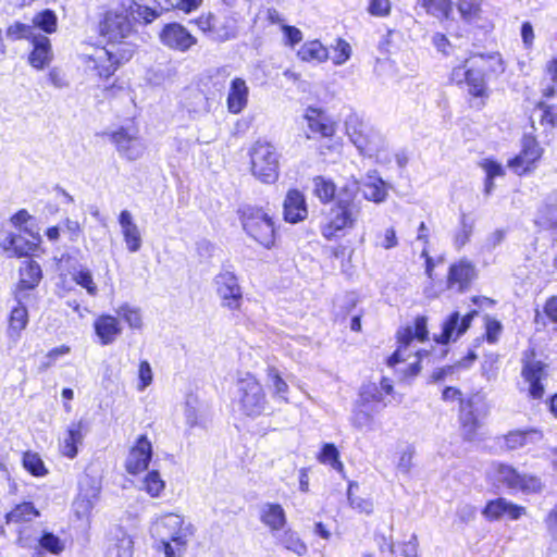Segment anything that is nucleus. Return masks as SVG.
<instances>
[{
	"instance_id": "nucleus-40",
	"label": "nucleus",
	"mask_w": 557,
	"mask_h": 557,
	"mask_svg": "<svg viewBox=\"0 0 557 557\" xmlns=\"http://www.w3.org/2000/svg\"><path fill=\"white\" fill-rule=\"evenodd\" d=\"M418 3L426 13L438 18H448L451 12V0H419Z\"/></svg>"
},
{
	"instance_id": "nucleus-31",
	"label": "nucleus",
	"mask_w": 557,
	"mask_h": 557,
	"mask_svg": "<svg viewBox=\"0 0 557 557\" xmlns=\"http://www.w3.org/2000/svg\"><path fill=\"white\" fill-rule=\"evenodd\" d=\"M90 61L94 63V69L97 71L100 77H110L117 67V61L113 52L106 48H99L95 50V53L90 57Z\"/></svg>"
},
{
	"instance_id": "nucleus-4",
	"label": "nucleus",
	"mask_w": 557,
	"mask_h": 557,
	"mask_svg": "<svg viewBox=\"0 0 557 557\" xmlns=\"http://www.w3.org/2000/svg\"><path fill=\"white\" fill-rule=\"evenodd\" d=\"M345 128L350 141L362 154L372 157L383 148L382 136L356 114L346 119Z\"/></svg>"
},
{
	"instance_id": "nucleus-19",
	"label": "nucleus",
	"mask_w": 557,
	"mask_h": 557,
	"mask_svg": "<svg viewBox=\"0 0 557 557\" xmlns=\"http://www.w3.org/2000/svg\"><path fill=\"white\" fill-rule=\"evenodd\" d=\"M88 431V423L83 419L70 423L66 430V434L60 444V451L62 455L71 459L76 457L78 451L77 446L83 443V440Z\"/></svg>"
},
{
	"instance_id": "nucleus-16",
	"label": "nucleus",
	"mask_w": 557,
	"mask_h": 557,
	"mask_svg": "<svg viewBox=\"0 0 557 557\" xmlns=\"http://www.w3.org/2000/svg\"><path fill=\"white\" fill-rule=\"evenodd\" d=\"M459 422L461 435L465 441L472 442L476 438L478 430L481 428L478 404L474 398L461 400Z\"/></svg>"
},
{
	"instance_id": "nucleus-62",
	"label": "nucleus",
	"mask_w": 557,
	"mask_h": 557,
	"mask_svg": "<svg viewBox=\"0 0 557 557\" xmlns=\"http://www.w3.org/2000/svg\"><path fill=\"white\" fill-rule=\"evenodd\" d=\"M350 53H351V48H350L349 44L339 39L337 42V47L335 49V54L332 58L334 64H336V65L344 64L349 59Z\"/></svg>"
},
{
	"instance_id": "nucleus-50",
	"label": "nucleus",
	"mask_w": 557,
	"mask_h": 557,
	"mask_svg": "<svg viewBox=\"0 0 557 557\" xmlns=\"http://www.w3.org/2000/svg\"><path fill=\"white\" fill-rule=\"evenodd\" d=\"M473 232V222L469 221L465 214L460 219V228L456 232L454 237L455 246L460 249L470 239Z\"/></svg>"
},
{
	"instance_id": "nucleus-11",
	"label": "nucleus",
	"mask_w": 557,
	"mask_h": 557,
	"mask_svg": "<svg viewBox=\"0 0 557 557\" xmlns=\"http://www.w3.org/2000/svg\"><path fill=\"white\" fill-rule=\"evenodd\" d=\"M159 38L163 46L180 52H186L197 44L196 37L178 23L164 25Z\"/></svg>"
},
{
	"instance_id": "nucleus-49",
	"label": "nucleus",
	"mask_w": 557,
	"mask_h": 557,
	"mask_svg": "<svg viewBox=\"0 0 557 557\" xmlns=\"http://www.w3.org/2000/svg\"><path fill=\"white\" fill-rule=\"evenodd\" d=\"M164 481L161 479L158 471H150L143 482V488L151 496L158 497L164 490Z\"/></svg>"
},
{
	"instance_id": "nucleus-34",
	"label": "nucleus",
	"mask_w": 557,
	"mask_h": 557,
	"mask_svg": "<svg viewBox=\"0 0 557 557\" xmlns=\"http://www.w3.org/2000/svg\"><path fill=\"white\" fill-rule=\"evenodd\" d=\"M312 190L314 196L318 197L322 203H329L333 200L334 202L336 201L337 187L331 178L321 175L313 177Z\"/></svg>"
},
{
	"instance_id": "nucleus-42",
	"label": "nucleus",
	"mask_w": 557,
	"mask_h": 557,
	"mask_svg": "<svg viewBox=\"0 0 557 557\" xmlns=\"http://www.w3.org/2000/svg\"><path fill=\"white\" fill-rule=\"evenodd\" d=\"M268 377L270 386L273 389V397L278 398L287 403L286 394L288 392L287 383L281 377L278 371L275 368L268 369Z\"/></svg>"
},
{
	"instance_id": "nucleus-10",
	"label": "nucleus",
	"mask_w": 557,
	"mask_h": 557,
	"mask_svg": "<svg viewBox=\"0 0 557 557\" xmlns=\"http://www.w3.org/2000/svg\"><path fill=\"white\" fill-rule=\"evenodd\" d=\"M216 293L222 300V306L230 310L240 307L243 293L236 275L231 271H222L214 277Z\"/></svg>"
},
{
	"instance_id": "nucleus-48",
	"label": "nucleus",
	"mask_w": 557,
	"mask_h": 557,
	"mask_svg": "<svg viewBox=\"0 0 557 557\" xmlns=\"http://www.w3.org/2000/svg\"><path fill=\"white\" fill-rule=\"evenodd\" d=\"M281 543L284 547L298 556H304L307 553V545L299 539L297 533L287 530L284 532Z\"/></svg>"
},
{
	"instance_id": "nucleus-32",
	"label": "nucleus",
	"mask_w": 557,
	"mask_h": 557,
	"mask_svg": "<svg viewBox=\"0 0 557 557\" xmlns=\"http://www.w3.org/2000/svg\"><path fill=\"white\" fill-rule=\"evenodd\" d=\"M260 520L269 527L272 532L280 531L286 524V516L283 507L278 504L267 503L260 511Z\"/></svg>"
},
{
	"instance_id": "nucleus-36",
	"label": "nucleus",
	"mask_w": 557,
	"mask_h": 557,
	"mask_svg": "<svg viewBox=\"0 0 557 557\" xmlns=\"http://www.w3.org/2000/svg\"><path fill=\"white\" fill-rule=\"evenodd\" d=\"M298 57L306 62H323L329 58L327 49L318 40L306 42L298 50Z\"/></svg>"
},
{
	"instance_id": "nucleus-13",
	"label": "nucleus",
	"mask_w": 557,
	"mask_h": 557,
	"mask_svg": "<svg viewBox=\"0 0 557 557\" xmlns=\"http://www.w3.org/2000/svg\"><path fill=\"white\" fill-rule=\"evenodd\" d=\"M543 149L533 137H524L522 149L518 156L508 161V166L518 175L530 171L541 159Z\"/></svg>"
},
{
	"instance_id": "nucleus-7",
	"label": "nucleus",
	"mask_w": 557,
	"mask_h": 557,
	"mask_svg": "<svg viewBox=\"0 0 557 557\" xmlns=\"http://www.w3.org/2000/svg\"><path fill=\"white\" fill-rule=\"evenodd\" d=\"M108 136L110 141L115 146L120 157L128 161L140 159L146 151V145L136 129L120 127L108 134Z\"/></svg>"
},
{
	"instance_id": "nucleus-6",
	"label": "nucleus",
	"mask_w": 557,
	"mask_h": 557,
	"mask_svg": "<svg viewBox=\"0 0 557 557\" xmlns=\"http://www.w3.org/2000/svg\"><path fill=\"white\" fill-rule=\"evenodd\" d=\"M151 534L159 541H172L176 546L184 547L187 537L193 534V530L190 524L184 527L183 517L166 513L154 521Z\"/></svg>"
},
{
	"instance_id": "nucleus-14",
	"label": "nucleus",
	"mask_w": 557,
	"mask_h": 557,
	"mask_svg": "<svg viewBox=\"0 0 557 557\" xmlns=\"http://www.w3.org/2000/svg\"><path fill=\"white\" fill-rule=\"evenodd\" d=\"M474 314L475 312H471L460 317L459 312H453L443 322L441 334L434 335V341L443 345L448 344L450 341H456L470 327Z\"/></svg>"
},
{
	"instance_id": "nucleus-37",
	"label": "nucleus",
	"mask_w": 557,
	"mask_h": 557,
	"mask_svg": "<svg viewBox=\"0 0 557 557\" xmlns=\"http://www.w3.org/2000/svg\"><path fill=\"white\" fill-rule=\"evenodd\" d=\"M71 277L77 285L85 288L89 296L95 297L98 295V286L94 281L91 271L88 268L83 265L74 268L71 271Z\"/></svg>"
},
{
	"instance_id": "nucleus-25",
	"label": "nucleus",
	"mask_w": 557,
	"mask_h": 557,
	"mask_svg": "<svg viewBox=\"0 0 557 557\" xmlns=\"http://www.w3.org/2000/svg\"><path fill=\"white\" fill-rule=\"evenodd\" d=\"M521 374L530 384V396L534 399L542 398L544 395V386L541 381L545 375L544 364L541 361H528L524 363Z\"/></svg>"
},
{
	"instance_id": "nucleus-60",
	"label": "nucleus",
	"mask_w": 557,
	"mask_h": 557,
	"mask_svg": "<svg viewBox=\"0 0 557 557\" xmlns=\"http://www.w3.org/2000/svg\"><path fill=\"white\" fill-rule=\"evenodd\" d=\"M32 35V27L23 23L16 22L7 29V36L12 40L28 38Z\"/></svg>"
},
{
	"instance_id": "nucleus-55",
	"label": "nucleus",
	"mask_w": 557,
	"mask_h": 557,
	"mask_svg": "<svg viewBox=\"0 0 557 557\" xmlns=\"http://www.w3.org/2000/svg\"><path fill=\"white\" fill-rule=\"evenodd\" d=\"M39 544L42 548L47 549L48 552L52 553V554H59L63 550L64 546L61 542V540L50 533V532H45L40 540H39Z\"/></svg>"
},
{
	"instance_id": "nucleus-9",
	"label": "nucleus",
	"mask_w": 557,
	"mask_h": 557,
	"mask_svg": "<svg viewBox=\"0 0 557 557\" xmlns=\"http://www.w3.org/2000/svg\"><path fill=\"white\" fill-rule=\"evenodd\" d=\"M99 28L103 38L117 42L132 34L133 25L124 11H108Z\"/></svg>"
},
{
	"instance_id": "nucleus-35",
	"label": "nucleus",
	"mask_w": 557,
	"mask_h": 557,
	"mask_svg": "<svg viewBox=\"0 0 557 557\" xmlns=\"http://www.w3.org/2000/svg\"><path fill=\"white\" fill-rule=\"evenodd\" d=\"M362 187L366 199L376 203L383 202L386 199L387 190L381 177L369 175Z\"/></svg>"
},
{
	"instance_id": "nucleus-46",
	"label": "nucleus",
	"mask_w": 557,
	"mask_h": 557,
	"mask_svg": "<svg viewBox=\"0 0 557 557\" xmlns=\"http://www.w3.org/2000/svg\"><path fill=\"white\" fill-rule=\"evenodd\" d=\"M482 0H459L458 11L465 21L471 22L480 16Z\"/></svg>"
},
{
	"instance_id": "nucleus-52",
	"label": "nucleus",
	"mask_w": 557,
	"mask_h": 557,
	"mask_svg": "<svg viewBox=\"0 0 557 557\" xmlns=\"http://www.w3.org/2000/svg\"><path fill=\"white\" fill-rule=\"evenodd\" d=\"M117 314L127 322L129 327L141 329L143 320L139 309L124 305L117 310Z\"/></svg>"
},
{
	"instance_id": "nucleus-29",
	"label": "nucleus",
	"mask_w": 557,
	"mask_h": 557,
	"mask_svg": "<svg viewBox=\"0 0 557 557\" xmlns=\"http://www.w3.org/2000/svg\"><path fill=\"white\" fill-rule=\"evenodd\" d=\"M41 280V269L40 265L33 261L28 260L25 262V265L20 270V283H18V292L16 294V298L21 304L23 295V289H33L35 288Z\"/></svg>"
},
{
	"instance_id": "nucleus-26",
	"label": "nucleus",
	"mask_w": 557,
	"mask_h": 557,
	"mask_svg": "<svg viewBox=\"0 0 557 557\" xmlns=\"http://www.w3.org/2000/svg\"><path fill=\"white\" fill-rule=\"evenodd\" d=\"M542 438V433L536 429L515 430L504 436V445L508 450H515L530 444H536Z\"/></svg>"
},
{
	"instance_id": "nucleus-28",
	"label": "nucleus",
	"mask_w": 557,
	"mask_h": 557,
	"mask_svg": "<svg viewBox=\"0 0 557 557\" xmlns=\"http://www.w3.org/2000/svg\"><path fill=\"white\" fill-rule=\"evenodd\" d=\"M34 49L29 55V63L41 70L52 60L51 45L48 37L38 35L33 38Z\"/></svg>"
},
{
	"instance_id": "nucleus-22",
	"label": "nucleus",
	"mask_w": 557,
	"mask_h": 557,
	"mask_svg": "<svg viewBox=\"0 0 557 557\" xmlns=\"http://www.w3.org/2000/svg\"><path fill=\"white\" fill-rule=\"evenodd\" d=\"M305 117L311 133L308 138L332 137L335 134V124L321 110L308 108Z\"/></svg>"
},
{
	"instance_id": "nucleus-57",
	"label": "nucleus",
	"mask_w": 557,
	"mask_h": 557,
	"mask_svg": "<svg viewBox=\"0 0 557 557\" xmlns=\"http://www.w3.org/2000/svg\"><path fill=\"white\" fill-rule=\"evenodd\" d=\"M138 377L139 384L137 388L140 392L145 391L152 383V369L147 360L140 361L138 369Z\"/></svg>"
},
{
	"instance_id": "nucleus-8",
	"label": "nucleus",
	"mask_w": 557,
	"mask_h": 557,
	"mask_svg": "<svg viewBox=\"0 0 557 557\" xmlns=\"http://www.w3.org/2000/svg\"><path fill=\"white\" fill-rule=\"evenodd\" d=\"M495 478L508 488L524 493H539L542 491V483L539 478L519 473L508 465L495 463Z\"/></svg>"
},
{
	"instance_id": "nucleus-12",
	"label": "nucleus",
	"mask_w": 557,
	"mask_h": 557,
	"mask_svg": "<svg viewBox=\"0 0 557 557\" xmlns=\"http://www.w3.org/2000/svg\"><path fill=\"white\" fill-rule=\"evenodd\" d=\"M152 457V445L146 435H140L129 449L125 469L131 474H138L148 469Z\"/></svg>"
},
{
	"instance_id": "nucleus-64",
	"label": "nucleus",
	"mask_w": 557,
	"mask_h": 557,
	"mask_svg": "<svg viewBox=\"0 0 557 557\" xmlns=\"http://www.w3.org/2000/svg\"><path fill=\"white\" fill-rule=\"evenodd\" d=\"M481 166L486 172V177L490 178H495L497 176H503L505 174L502 164L492 159H484L481 162Z\"/></svg>"
},
{
	"instance_id": "nucleus-38",
	"label": "nucleus",
	"mask_w": 557,
	"mask_h": 557,
	"mask_svg": "<svg viewBox=\"0 0 557 557\" xmlns=\"http://www.w3.org/2000/svg\"><path fill=\"white\" fill-rule=\"evenodd\" d=\"M39 512L32 503H23L17 505L7 515L8 523H21L32 521L38 517Z\"/></svg>"
},
{
	"instance_id": "nucleus-3",
	"label": "nucleus",
	"mask_w": 557,
	"mask_h": 557,
	"mask_svg": "<svg viewBox=\"0 0 557 557\" xmlns=\"http://www.w3.org/2000/svg\"><path fill=\"white\" fill-rule=\"evenodd\" d=\"M246 233L265 248H271L275 239L272 219L260 208L245 206L239 210Z\"/></svg>"
},
{
	"instance_id": "nucleus-24",
	"label": "nucleus",
	"mask_w": 557,
	"mask_h": 557,
	"mask_svg": "<svg viewBox=\"0 0 557 557\" xmlns=\"http://www.w3.org/2000/svg\"><path fill=\"white\" fill-rule=\"evenodd\" d=\"M308 215L306 199L302 193L292 189L284 200V218L287 222L297 223Z\"/></svg>"
},
{
	"instance_id": "nucleus-43",
	"label": "nucleus",
	"mask_w": 557,
	"mask_h": 557,
	"mask_svg": "<svg viewBox=\"0 0 557 557\" xmlns=\"http://www.w3.org/2000/svg\"><path fill=\"white\" fill-rule=\"evenodd\" d=\"M383 393L375 383L363 384L360 391V403L362 407L371 406V403H383Z\"/></svg>"
},
{
	"instance_id": "nucleus-39",
	"label": "nucleus",
	"mask_w": 557,
	"mask_h": 557,
	"mask_svg": "<svg viewBox=\"0 0 557 557\" xmlns=\"http://www.w3.org/2000/svg\"><path fill=\"white\" fill-rule=\"evenodd\" d=\"M28 323V313L24 306L20 305L12 309L10 315L9 335L11 337H18L22 330Z\"/></svg>"
},
{
	"instance_id": "nucleus-54",
	"label": "nucleus",
	"mask_w": 557,
	"mask_h": 557,
	"mask_svg": "<svg viewBox=\"0 0 557 557\" xmlns=\"http://www.w3.org/2000/svg\"><path fill=\"white\" fill-rule=\"evenodd\" d=\"M32 220V215L25 210L22 209L17 211L15 214H13L10 219L12 225L16 228H18L21 232H25L29 234L34 239L39 240V235H35L28 227L27 222Z\"/></svg>"
},
{
	"instance_id": "nucleus-17",
	"label": "nucleus",
	"mask_w": 557,
	"mask_h": 557,
	"mask_svg": "<svg viewBox=\"0 0 557 557\" xmlns=\"http://www.w3.org/2000/svg\"><path fill=\"white\" fill-rule=\"evenodd\" d=\"M487 59H493V57L480 54L470 59V66L468 67L466 83L468 85L469 94L474 97H484L486 95L484 63Z\"/></svg>"
},
{
	"instance_id": "nucleus-45",
	"label": "nucleus",
	"mask_w": 557,
	"mask_h": 557,
	"mask_svg": "<svg viewBox=\"0 0 557 557\" xmlns=\"http://www.w3.org/2000/svg\"><path fill=\"white\" fill-rule=\"evenodd\" d=\"M23 467L35 476H42L47 473L42 459L36 453L26 451L24 454Z\"/></svg>"
},
{
	"instance_id": "nucleus-1",
	"label": "nucleus",
	"mask_w": 557,
	"mask_h": 557,
	"mask_svg": "<svg viewBox=\"0 0 557 557\" xmlns=\"http://www.w3.org/2000/svg\"><path fill=\"white\" fill-rule=\"evenodd\" d=\"M359 189L357 181L348 182L339 188L327 221L321 226L323 237L331 240L339 237L345 230L355 227L361 214L362 201L358 198Z\"/></svg>"
},
{
	"instance_id": "nucleus-30",
	"label": "nucleus",
	"mask_w": 557,
	"mask_h": 557,
	"mask_svg": "<svg viewBox=\"0 0 557 557\" xmlns=\"http://www.w3.org/2000/svg\"><path fill=\"white\" fill-rule=\"evenodd\" d=\"M237 20L233 14L223 16L214 15L213 40L223 42L233 39L237 35Z\"/></svg>"
},
{
	"instance_id": "nucleus-5",
	"label": "nucleus",
	"mask_w": 557,
	"mask_h": 557,
	"mask_svg": "<svg viewBox=\"0 0 557 557\" xmlns=\"http://www.w3.org/2000/svg\"><path fill=\"white\" fill-rule=\"evenodd\" d=\"M237 398L240 410L249 417L260 416L267 406L262 385L249 373L237 381Z\"/></svg>"
},
{
	"instance_id": "nucleus-53",
	"label": "nucleus",
	"mask_w": 557,
	"mask_h": 557,
	"mask_svg": "<svg viewBox=\"0 0 557 557\" xmlns=\"http://www.w3.org/2000/svg\"><path fill=\"white\" fill-rule=\"evenodd\" d=\"M544 317L549 319V321L555 324L554 330L557 331V297H550L549 299H547L544 306V315L541 312L536 311L535 323H542L543 325H545L546 323L543 320Z\"/></svg>"
},
{
	"instance_id": "nucleus-18",
	"label": "nucleus",
	"mask_w": 557,
	"mask_h": 557,
	"mask_svg": "<svg viewBox=\"0 0 557 557\" xmlns=\"http://www.w3.org/2000/svg\"><path fill=\"white\" fill-rule=\"evenodd\" d=\"M525 513V507L516 505L502 497L488 502L483 510V515L490 520H498L504 517L510 520H518Z\"/></svg>"
},
{
	"instance_id": "nucleus-2",
	"label": "nucleus",
	"mask_w": 557,
	"mask_h": 557,
	"mask_svg": "<svg viewBox=\"0 0 557 557\" xmlns=\"http://www.w3.org/2000/svg\"><path fill=\"white\" fill-rule=\"evenodd\" d=\"M251 173L264 184H273L278 178L280 154L268 141H257L250 149Z\"/></svg>"
},
{
	"instance_id": "nucleus-63",
	"label": "nucleus",
	"mask_w": 557,
	"mask_h": 557,
	"mask_svg": "<svg viewBox=\"0 0 557 557\" xmlns=\"http://www.w3.org/2000/svg\"><path fill=\"white\" fill-rule=\"evenodd\" d=\"M195 24L202 33H205L211 40H213V14L208 13L207 15L199 16L197 20H195Z\"/></svg>"
},
{
	"instance_id": "nucleus-44",
	"label": "nucleus",
	"mask_w": 557,
	"mask_h": 557,
	"mask_svg": "<svg viewBox=\"0 0 557 557\" xmlns=\"http://www.w3.org/2000/svg\"><path fill=\"white\" fill-rule=\"evenodd\" d=\"M370 411H375V408L372 406L362 407L361 403H359V406L354 410L351 416L352 425L359 430L371 428L373 417Z\"/></svg>"
},
{
	"instance_id": "nucleus-56",
	"label": "nucleus",
	"mask_w": 557,
	"mask_h": 557,
	"mask_svg": "<svg viewBox=\"0 0 557 557\" xmlns=\"http://www.w3.org/2000/svg\"><path fill=\"white\" fill-rule=\"evenodd\" d=\"M129 10L131 14L133 15V18L143 20L146 24L156 20L159 15L157 11L148 7L140 5L138 3L132 4L129 7Z\"/></svg>"
},
{
	"instance_id": "nucleus-33",
	"label": "nucleus",
	"mask_w": 557,
	"mask_h": 557,
	"mask_svg": "<svg viewBox=\"0 0 557 557\" xmlns=\"http://www.w3.org/2000/svg\"><path fill=\"white\" fill-rule=\"evenodd\" d=\"M474 275V269L469 262L461 261L454 264L449 269L448 285L458 290H462L472 280Z\"/></svg>"
},
{
	"instance_id": "nucleus-41",
	"label": "nucleus",
	"mask_w": 557,
	"mask_h": 557,
	"mask_svg": "<svg viewBox=\"0 0 557 557\" xmlns=\"http://www.w3.org/2000/svg\"><path fill=\"white\" fill-rule=\"evenodd\" d=\"M416 338L411 326H407L398 332V342L400 346L398 349L387 359V364L394 367L398 362L405 360L404 350L409 346L412 339Z\"/></svg>"
},
{
	"instance_id": "nucleus-59",
	"label": "nucleus",
	"mask_w": 557,
	"mask_h": 557,
	"mask_svg": "<svg viewBox=\"0 0 557 557\" xmlns=\"http://www.w3.org/2000/svg\"><path fill=\"white\" fill-rule=\"evenodd\" d=\"M539 108L543 111L541 123L554 128L557 125V104L546 106L544 102H540Z\"/></svg>"
},
{
	"instance_id": "nucleus-58",
	"label": "nucleus",
	"mask_w": 557,
	"mask_h": 557,
	"mask_svg": "<svg viewBox=\"0 0 557 557\" xmlns=\"http://www.w3.org/2000/svg\"><path fill=\"white\" fill-rule=\"evenodd\" d=\"M352 487L354 485L350 484L348 487V502L351 508L364 512L367 515H370L373 511V505L370 500L363 499L360 497H354L352 496Z\"/></svg>"
},
{
	"instance_id": "nucleus-20",
	"label": "nucleus",
	"mask_w": 557,
	"mask_h": 557,
	"mask_svg": "<svg viewBox=\"0 0 557 557\" xmlns=\"http://www.w3.org/2000/svg\"><path fill=\"white\" fill-rule=\"evenodd\" d=\"M119 224L127 250L132 253L139 251L143 245L141 233L128 210L121 211Z\"/></svg>"
},
{
	"instance_id": "nucleus-61",
	"label": "nucleus",
	"mask_w": 557,
	"mask_h": 557,
	"mask_svg": "<svg viewBox=\"0 0 557 557\" xmlns=\"http://www.w3.org/2000/svg\"><path fill=\"white\" fill-rule=\"evenodd\" d=\"M320 461L324 463H330L334 468L342 467V463L338 461V450L333 444H325L320 454Z\"/></svg>"
},
{
	"instance_id": "nucleus-47",
	"label": "nucleus",
	"mask_w": 557,
	"mask_h": 557,
	"mask_svg": "<svg viewBox=\"0 0 557 557\" xmlns=\"http://www.w3.org/2000/svg\"><path fill=\"white\" fill-rule=\"evenodd\" d=\"M33 23L44 32L51 34L57 29V15L53 11L47 9L36 14Z\"/></svg>"
},
{
	"instance_id": "nucleus-51",
	"label": "nucleus",
	"mask_w": 557,
	"mask_h": 557,
	"mask_svg": "<svg viewBox=\"0 0 557 557\" xmlns=\"http://www.w3.org/2000/svg\"><path fill=\"white\" fill-rule=\"evenodd\" d=\"M158 4L165 9H178L186 13L197 9L202 0H156Z\"/></svg>"
},
{
	"instance_id": "nucleus-23",
	"label": "nucleus",
	"mask_w": 557,
	"mask_h": 557,
	"mask_svg": "<svg viewBox=\"0 0 557 557\" xmlns=\"http://www.w3.org/2000/svg\"><path fill=\"white\" fill-rule=\"evenodd\" d=\"M99 492V484L90 479L81 483V493L74 502V509L77 517L83 518L90 513L98 498Z\"/></svg>"
},
{
	"instance_id": "nucleus-27",
	"label": "nucleus",
	"mask_w": 557,
	"mask_h": 557,
	"mask_svg": "<svg viewBox=\"0 0 557 557\" xmlns=\"http://www.w3.org/2000/svg\"><path fill=\"white\" fill-rule=\"evenodd\" d=\"M95 332L102 345H109L121 334V326L116 318L101 315L94 323Z\"/></svg>"
},
{
	"instance_id": "nucleus-21",
	"label": "nucleus",
	"mask_w": 557,
	"mask_h": 557,
	"mask_svg": "<svg viewBox=\"0 0 557 557\" xmlns=\"http://www.w3.org/2000/svg\"><path fill=\"white\" fill-rule=\"evenodd\" d=\"M248 96L249 87L246 81L240 77L232 79L226 98L228 112L232 114H239L243 112L247 107Z\"/></svg>"
},
{
	"instance_id": "nucleus-15",
	"label": "nucleus",
	"mask_w": 557,
	"mask_h": 557,
	"mask_svg": "<svg viewBox=\"0 0 557 557\" xmlns=\"http://www.w3.org/2000/svg\"><path fill=\"white\" fill-rule=\"evenodd\" d=\"M37 239L27 240L8 230L0 231V246L9 258H20L33 253L38 246Z\"/></svg>"
}]
</instances>
